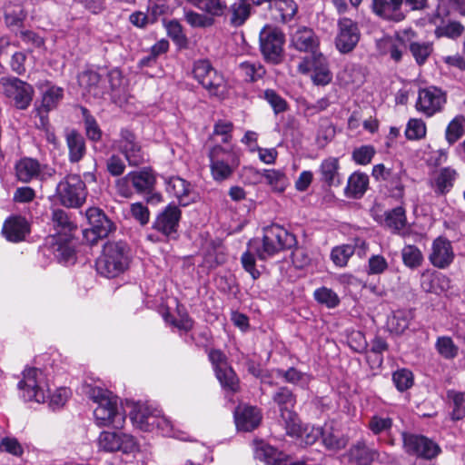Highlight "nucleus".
<instances>
[{
  "mask_svg": "<svg viewBox=\"0 0 465 465\" xmlns=\"http://www.w3.org/2000/svg\"><path fill=\"white\" fill-rule=\"evenodd\" d=\"M83 392L94 403V423L98 427L122 430L125 424L126 415L118 404V398L112 391L98 385L85 383Z\"/></svg>",
  "mask_w": 465,
  "mask_h": 465,
  "instance_id": "1",
  "label": "nucleus"
},
{
  "mask_svg": "<svg viewBox=\"0 0 465 465\" xmlns=\"http://www.w3.org/2000/svg\"><path fill=\"white\" fill-rule=\"evenodd\" d=\"M129 418L133 425L143 431H157L163 436H175L172 421L162 411L144 402L130 404Z\"/></svg>",
  "mask_w": 465,
  "mask_h": 465,
  "instance_id": "2",
  "label": "nucleus"
},
{
  "mask_svg": "<svg viewBox=\"0 0 465 465\" xmlns=\"http://www.w3.org/2000/svg\"><path fill=\"white\" fill-rule=\"evenodd\" d=\"M297 243L296 237L285 228L272 224L263 230L262 239H252L250 248L260 260H266L284 249H291Z\"/></svg>",
  "mask_w": 465,
  "mask_h": 465,
  "instance_id": "3",
  "label": "nucleus"
},
{
  "mask_svg": "<svg viewBox=\"0 0 465 465\" xmlns=\"http://www.w3.org/2000/svg\"><path fill=\"white\" fill-rule=\"evenodd\" d=\"M18 382L19 395L24 401L44 403L51 391L46 368L25 367Z\"/></svg>",
  "mask_w": 465,
  "mask_h": 465,
  "instance_id": "4",
  "label": "nucleus"
},
{
  "mask_svg": "<svg viewBox=\"0 0 465 465\" xmlns=\"http://www.w3.org/2000/svg\"><path fill=\"white\" fill-rule=\"evenodd\" d=\"M130 255L126 243L123 242H107L103 253L97 259L95 266L98 273L107 278H114L124 272L129 267Z\"/></svg>",
  "mask_w": 465,
  "mask_h": 465,
  "instance_id": "5",
  "label": "nucleus"
},
{
  "mask_svg": "<svg viewBox=\"0 0 465 465\" xmlns=\"http://www.w3.org/2000/svg\"><path fill=\"white\" fill-rule=\"evenodd\" d=\"M212 177L216 182L228 180L240 165V159L232 146H213L208 153Z\"/></svg>",
  "mask_w": 465,
  "mask_h": 465,
  "instance_id": "6",
  "label": "nucleus"
},
{
  "mask_svg": "<svg viewBox=\"0 0 465 465\" xmlns=\"http://www.w3.org/2000/svg\"><path fill=\"white\" fill-rule=\"evenodd\" d=\"M0 92L20 110L29 107L35 94L33 86L16 77H2Z\"/></svg>",
  "mask_w": 465,
  "mask_h": 465,
  "instance_id": "7",
  "label": "nucleus"
},
{
  "mask_svg": "<svg viewBox=\"0 0 465 465\" xmlns=\"http://www.w3.org/2000/svg\"><path fill=\"white\" fill-rule=\"evenodd\" d=\"M194 79L203 85L212 95L223 96L225 93V81L208 60L194 62L193 68Z\"/></svg>",
  "mask_w": 465,
  "mask_h": 465,
  "instance_id": "8",
  "label": "nucleus"
},
{
  "mask_svg": "<svg viewBox=\"0 0 465 465\" xmlns=\"http://www.w3.org/2000/svg\"><path fill=\"white\" fill-rule=\"evenodd\" d=\"M56 194L63 205L79 207L84 203L87 192L81 177L70 174L57 184Z\"/></svg>",
  "mask_w": 465,
  "mask_h": 465,
  "instance_id": "9",
  "label": "nucleus"
},
{
  "mask_svg": "<svg viewBox=\"0 0 465 465\" xmlns=\"http://www.w3.org/2000/svg\"><path fill=\"white\" fill-rule=\"evenodd\" d=\"M97 446L100 450L105 452L120 451L124 454L134 453L139 450L138 442L133 435L109 430H104L99 434Z\"/></svg>",
  "mask_w": 465,
  "mask_h": 465,
  "instance_id": "10",
  "label": "nucleus"
},
{
  "mask_svg": "<svg viewBox=\"0 0 465 465\" xmlns=\"http://www.w3.org/2000/svg\"><path fill=\"white\" fill-rule=\"evenodd\" d=\"M274 402L279 406L281 417L285 424L289 435L301 434V421L297 414L292 410L296 402L295 396L286 387H282L273 396Z\"/></svg>",
  "mask_w": 465,
  "mask_h": 465,
  "instance_id": "11",
  "label": "nucleus"
},
{
  "mask_svg": "<svg viewBox=\"0 0 465 465\" xmlns=\"http://www.w3.org/2000/svg\"><path fill=\"white\" fill-rule=\"evenodd\" d=\"M298 70L303 74H310L315 85H327L332 80V74L327 58L322 53H313L300 62Z\"/></svg>",
  "mask_w": 465,
  "mask_h": 465,
  "instance_id": "12",
  "label": "nucleus"
},
{
  "mask_svg": "<svg viewBox=\"0 0 465 465\" xmlns=\"http://www.w3.org/2000/svg\"><path fill=\"white\" fill-rule=\"evenodd\" d=\"M446 103V92L440 87L430 85L419 90L415 108L425 116L431 117L442 112Z\"/></svg>",
  "mask_w": 465,
  "mask_h": 465,
  "instance_id": "13",
  "label": "nucleus"
},
{
  "mask_svg": "<svg viewBox=\"0 0 465 465\" xmlns=\"http://www.w3.org/2000/svg\"><path fill=\"white\" fill-rule=\"evenodd\" d=\"M284 35L277 28L265 25L260 33V47L266 61L279 64L283 59Z\"/></svg>",
  "mask_w": 465,
  "mask_h": 465,
  "instance_id": "14",
  "label": "nucleus"
},
{
  "mask_svg": "<svg viewBox=\"0 0 465 465\" xmlns=\"http://www.w3.org/2000/svg\"><path fill=\"white\" fill-rule=\"evenodd\" d=\"M402 438L403 447L408 454L432 460L440 453V446L423 435L403 433Z\"/></svg>",
  "mask_w": 465,
  "mask_h": 465,
  "instance_id": "15",
  "label": "nucleus"
},
{
  "mask_svg": "<svg viewBox=\"0 0 465 465\" xmlns=\"http://www.w3.org/2000/svg\"><path fill=\"white\" fill-rule=\"evenodd\" d=\"M415 36L411 28L400 30L395 36H386L378 41L377 47L381 54H389L392 60L399 62L406 49V43Z\"/></svg>",
  "mask_w": 465,
  "mask_h": 465,
  "instance_id": "16",
  "label": "nucleus"
},
{
  "mask_svg": "<svg viewBox=\"0 0 465 465\" xmlns=\"http://www.w3.org/2000/svg\"><path fill=\"white\" fill-rule=\"evenodd\" d=\"M116 148L124 155L130 165H139L145 162L146 154L134 133L124 129L115 142Z\"/></svg>",
  "mask_w": 465,
  "mask_h": 465,
  "instance_id": "17",
  "label": "nucleus"
},
{
  "mask_svg": "<svg viewBox=\"0 0 465 465\" xmlns=\"http://www.w3.org/2000/svg\"><path fill=\"white\" fill-rule=\"evenodd\" d=\"M209 360L221 385L230 391H236L237 378L233 370L229 366L226 356L219 350H211Z\"/></svg>",
  "mask_w": 465,
  "mask_h": 465,
  "instance_id": "18",
  "label": "nucleus"
},
{
  "mask_svg": "<svg viewBox=\"0 0 465 465\" xmlns=\"http://www.w3.org/2000/svg\"><path fill=\"white\" fill-rule=\"evenodd\" d=\"M38 89L41 94V103L36 110L42 123H44L47 114L54 110L63 100L64 89L49 81L40 83Z\"/></svg>",
  "mask_w": 465,
  "mask_h": 465,
  "instance_id": "19",
  "label": "nucleus"
},
{
  "mask_svg": "<svg viewBox=\"0 0 465 465\" xmlns=\"http://www.w3.org/2000/svg\"><path fill=\"white\" fill-rule=\"evenodd\" d=\"M338 27L336 47L342 54L349 53L354 49L360 40L359 27L355 22L346 17L338 21Z\"/></svg>",
  "mask_w": 465,
  "mask_h": 465,
  "instance_id": "20",
  "label": "nucleus"
},
{
  "mask_svg": "<svg viewBox=\"0 0 465 465\" xmlns=\"http://www.w3.org/2000/svg\"><path fill=\"white\" fill-rule=\"evenodd\" d=\"M180 218V209L174 204H169L157 215L153 227L164 237L174 238L179 226Z\"/></svg>",
  "mask_w": 465,
  "mask_h": 465,
  "instance_id": "21",
  "label": "nucleus"
},
{
  "mask_svg": "<svg viewBox=\"0 0 465 465\" xmlns=\"http://www.w3.org/2000/svg\"><path fill=\"white\" fill-rule=\"evenodd\" d=\"M86 218L90 228L84 230L85 237L93 234L94 238L91 240L94 243L97 238L106 237L113 230V223L105 216L101 209L91 207L86 211Z\"/></svg>",
  "mask_w": 465,
  "mask_h": 465,
  "instance_id": "22",
  "label": "nucleus"
},
{
  "mask_svg": "<svg viewBox=\"0 0 465 465\" xmlns=\"http://www.w3.org/2000/svg\"><path fill=\"white\" fill-rule=\"evenodd\" d=\"M454 257L451 242L448 239L440 236L432 242L429 261L434 267L445 269L452 263Z\"/></svg>",
  "mask_w": 465,
  "mask_h": 465,
  "instance_id": "23",
  "label": "nucleus"
},
{
  "mask_svg": "<svg viewBox=\"0 0 465 465\" xmlns=\"http://www.w3.org/2000/svg\"><path fill=\"white\" fill-rule=\"evenodd\" d=\"M79 85L84 89V94L94 98H103L108 93L106 79L99 73L87 70L78 76Z\"/></svg>",
  "mask_w": 465,
  "mask_h": 465,
  "instance_id": "24",
  "label": "nucleus"
},
{
  "mask_svg": "<svg viewBox=\"0 0 465 465\" xmlns=\"http://www.w3.org/2000/svg\"><path fill=\"white\" fill-rule=\"evenodd\" d=\"M166 191L175 197L179 203L187 206L196 201L197 193L190 183L178 176L165 179Z\"/></svg>",
  "mask_w": 465,
  "mask_h": 465,
  "instance_id": "25",
  "label": "nucleus"
},
{
  "mask_svg": "<svg viewBox=\"0 0 465 465\" xmlns=\"http://www.w3.org/2000/svg\"><path fill=\"white\" fill-rule=\"evenodd\" d=\"M234 420L239 430L251 431L260 424L262 414L256 407L239 406L234 411Z\"/></svg>",
  "mask_w": 465,
  "mask_h": 465,
  "instance_id": "26",
  "label": "nucleus"
},
{
  "mask_svg": "<svg viewBox=\"0 0 465 465\" xmlns=\"http://www.w3.org/2000/svg\"><path fill=\"white\" fill-rule=\"evenodd\" d=\"M291 43L295 49L301 52L311 53L312 55L313 53H318L319 40L311 28L298 27L292 34Z\"/></svg>",
  "mask_w": 465,
  "mask_h": 465,
  "instance_id": "27",
  "label": "nucleus"
},
{
  "mask_svg": "<svg viewBox=\"0 0 465 465\" xmlns=\"http://www.w3.org/2000/svg\"><path fill=\"white\" fill-rule=\"evenodd\" d=\"M403 0H372V10L380 17L394 22L404 19L401 11Z\"/></svg>",
  "mask_w": 465,
  "mask_h": 465,
  "instance_id": "28",
  "label": "nucleus"
},
{
  "mask_svg": "<svg viewBox=\"0 0 465 465\" xmlns=\"http://www.w3.org/2000/svg\"><path fill=\"white\" fill-rule=\"evenodd\" d=\"M254 459L257 465H281L285 455L262 440L254 441Z\"/></svg>",
  "mask_w": 465,
  "mask_h": 465,
  "instance_id": "29",
  "label": "nucleus"
},
{
  "mask_svg": "<svg viewBox=\"0 0 465 465\" xmlns=\"http://www.w3.org/2000/svg\"><path fill=\"white\" fill-rule=\"evenodd\" d=\"M2 232L9 242H20L29 232L28 223L24 217L12 216L5 222Z\"/></svg>",
  "mask_w": 465,
  "mask_h": 465,
  "instance_id": "30",
  "label": "nucleus"
},
{
  "mask_svg": "<svg viewBox=\"0 0 465 465\" xmlns=\"http://www.w3.org/2000/svg\"><path fill=\"white\" fill-rule=\"evenodd\" d=\"M348 459L356 465H371L379 457V452L369 448L364 440L352 444L347 452Z\"/></svg>",
  "mask_w": 465,
  "mask_h": 465,
  "instance_id": "31",
  "label": "nucleus"
},
{
  "mask_svg": "<svg viewBox=\"0 0 465 465\" xmlns=\"http://www.w3.org/2000/svg\"><path fill=\"white\" fill-rule=\"evenodd\" d=\"M15 176L22 183H29L35 179H38L42 173V166L40 163L30 157L20 159L15 166Z\"/></svg>",
  "mask_w": 465,
  "mask_h": 465,
  "instance_id": "32",
  "label": "nucleus"
},
{
  "mask_svg": "<svg viewBox=\"0 0 465 465\" xmlns=\"http://www.w3.org/2000/svg\"><path fill=\"white\" fill-rule=\"evenodd\" d=\"M457 176V172L451 167L441 168L434 173L430 186L436 194H446L453 187Z\"/></svg>",
  "mask_w": 465,
  "mask_h": 465,
  "instance_id": "33",
  "label": "nucleus"
},
{
  "mask_svg": "<svg viewBox=\"0 0 465 465\" xmlns=\"http://www.w3.org/2000/svg\"><path fill=\"white\" fill-rule=\"evenodd\" d=\"M339 171V159L333 156L322 160L319 167L321 180L329 186H339L342 183V177Z\"/></svg>",
  "mask_w": 465,
  "mask_h": 465,
  "instance_id": "34",
  "label": "nucleus"
},
{
  "mask_svg": "<svg viewBox=\"0 0 465 465\" xmlns=\"http://www.w3.org/2000/svg\"><path fill=\"white\" fill-rule=\"evenodd\" d=\"M128 178L131 179L134 189L139 193L153 190L156 183V174L151 168L130 172Z\"/></svg>",
  "mask_w": 465,
  "mask_h": 465,
  "instance_id": "35",
  "label": "nucleus"
},
{
  "mask_svg": "<svg viewBox=\"0 0 465 465\" xmlns=\"http://www.w3.org/2000/svg\"><path fill=\"white\" fill-rule=\"evenodd\" d=\"M369 185V177L361 172L352 173L347 182L345 188L346 195L352 198H361L366 192Z\"/></svg>",
  "mask_w": 465,
  "mask_h": 465,
  "instance_id": "36",
  "label": "nucleus"
},
{
  "mask_svg": "<svg viewBox=\"0 0 465 465\" xmlns=\"http://www.w3.org/2000/svg\"><path fill=\"white\" fill-rule=\"evenodd\" d=\"M66 143L69 150V160L72 163L79 162L85 153L84 137L74 130L66 134Z\"/></svg>",
  "mask_w": 465,
  "mask_h": 465,
  "instance_id": "37",
  "label": "nucleus"
},
{
  "mask_svg": "<svg viewBox=\"0 0 465 465\" xmlns=\"http://www.w3.org/2000/svg\"><path fill=\"white\" fill-rule=\"evenodd\" d=\"M274 372L277 377H282L286 382L294 384L302 389H307L313 379L312 374L302 372L296 368H289L287 371L277 369Z\"/></svg>",
  "mask_w": 465,
  "mask_h": 465,
  "instance_id": "38",
  "label": "nucleus"
},
{
  "mask_svg": "<svg viewBox=\"0 0 465 465\" xmlns=\"http://www.w3.org/2000/svg\"><path fill=\"white\" fill-rule=\"evenodd\" d=\"M407 218L403 207H396L385 213L384 225L391 232L400 233L406 226Z\"/></svg>",
  "mask_w": 465,
  "mask_h": 465,
  "instance_id": "39",
  "label": "nucleus"
},
{
  "mask_svg": "<svg viewBox=\"0 0 465 465\" xmlns=\"http://www.w3.org/2000/svg\"><path fill=\"white\" fill-rule=\"evenodd\" d=\"M447 5L465 16V0H439L437 10L430 20L431 24L437 25L439 20L442 21L444 16L449 15L450 12L446 7Z\"/></svg>",
  "mask_w": 465,
  "mask_h": 465,
  "instance_id": "40",
  "label": "nucleus"
},
{
  "mask_svg": "<svg viewBox=\"0 0 465 465\" xmlns=\"http://www.w3.org/2000/svg\"><path fill=\"white\" fill-rule=\"evenodd\" d=\"M188 2L213 16H222L227 11L224 0H190Z\"/></svg>",
  "mask_w": 465,
  "mask_h": 465,
  "instance_id": "41",
  "label": "nucleus"
},
{
  "mask_svg": "<svg viewBox=\"0 0 465 465\" xmlns=\"http://www.w3.org/2000/svg\"><path fill=\"white\" fill-rule=\"evenodd\" d=\"M435 349L445 360H452L459 354V346L450 336H439L435 342Z\"/></svg>",
  "mask_w": 465,
  "mask_h": 465,
  "instance_id": "42",
  "label": "nucleus"
},
{
  "mask_svg": "<svg viewBox=\"0 0 465 465\" xmlns=\"http://www.w3.org/2000/svg\"><path fill=\"white\" fill-rule=\"evenodd\" d=\"M52 221L56 232L68 238L71 232L76 229L74 223L70 220L67 213L60 209L53 212Z\"/></svg>",
  "mask_w": 465,
  "mask_h": 465,
  "instance_id": "43",
  "label": "nucleus"
},
{
  "mask_svg": "<svg viewBox=\"0 0 465 465\" xmlns=\"http://www.w3.org/2000/svg\"><path fill=\"white\" fill-rule=\"evenodd\" d=\"M251 5L243 1H236L230 9V22L233 26L242 25L250 15Z\"/></svg>",
  "mask_w": 465,
  "mask_h": 465,
  "instance_id": "44",
  "label": "nucleus"
},
{
  "mask_svg": "<svg viewBox=\"0 0 465 465\" xmlns=\"http://www.w3.org/2000/svg\"><path fill=\"white\" fill-rule=\"evenodd\" d=\"M330 101L327 97H322L315 103H310L305 99L298 101V109L305 117H312L330 106Z\"/></svg>",
  "mask_w": 465,
  "mask_h": 465,
  "instance_id": "45",
  "label": "nucleus"
},
{
  "mask_svg": "<svg viewBox=\"0 0 465 465\" xmlns=\"http://www.w3.org/2000/svg\"><path fill=\"white\" fill-rule=\"evenodd\" d=\"M263 177L274 192L282 193L289 185L286 174L280 170H266Z\"/></svg>",
  "mask_w": 465,
  "mask_h": 465,
  "instance_id": "46",
  "label": "nucleus"
},
{
  "mask_svg": "<svg viewBox=\"0 0 465 465\" xmlns=\"http://www.w3.org/2000/svg\"><path fill=\"white\" fill-rule=\"evenodd\" d=\"M272 9L282 22H287L296 14L297 5L293 0H274Z\"/></svg>",
  "mask_w": 465,
  "mask_h": 465,
  "instance_id": "47",
  "label": "nucleus"
},
{
  "mask_svg": "<svg viewBox=\"0 0 465 465\" xmlns=\"http://www.w3.org/2000/svg\"><path fill=\"white\" fill-rule=\"evenodd\" d=\"M53 252L57 261L64 264H72L75 261L74 250L70 244L68 238H64V242H56L53 246Z\"/></svg>",
  "mask_w": 465,
  "mask_h": 465,
  "instance_id": "48",
  "label": "nucleus"
},
{
  "mask_svg": "<svg viewBox=\"0 0 465 465\" xmlns=\"http://www.w3.org/2000/svg\"><path fill=\"white\" fill-rule=\"evenodd\" d=\"M465 118L462 115L454 117L448 124L445 138L449 144L455 143L464 134Z\"/></svg>",
  "mask_w": 465,
  "mask_h": 465,
  "instance_id": "49",
  "label": "nucleus"
},
{
  "mask_svg": "<svg viewBox=\"0 0 465 465\" xmlns=\"http://www.w3.org/2000/svg\"><path fill=\"white\" fill-rule=\"evenodd\" d=\"M402 262L405 266L414 269L421 265L423 255L420 250L415 245H405L401 250Z\"/></svg>",
  "mask_w": 465,
  "mask_h": 465,
  "instance_id": "50",
  "label": "nucleus"
},
{
  "mask_svg": "<svg viewBox=\"0 0 465 465\" xmlns=\"http://www.w3.org/2000/svg\"><path fill=\"white\" fill-rule=\"evenodd\" d=\"M403 174V170H395L384 183V186L394 198H401L404 194V185L402 183Z\"/></svg>",
  "mask_w": 465,
  "mask_h": 465,
  "instance_id": "51",
  "label": "nucleus"
},
{
  "mask_svg": "<svg viewBox=\"0 0 465 465\" xmlns=\"http://www.w3.org/2000/svg\"><path fill=\"white\" fill-rule=\"evenodd\" d=\"M411 321V312L397 311L389 319L388 324L391 331L400 334L408 329Z\"/></svg>",
  "mask_w": 465,
  "mask_h": 465,
  "instance_id": "52",
  "label": "nucleus"
},
{
  "mask_svg": "<svg viewBox=\"0 0 465 465\" xmlns=\"http://www.w3.org/2000/svg\"><path fill=\"white\" fill-rule=\"evenodd\" d=\"M447 396L453 402L451 419L454 420H461L465 417V393L456 391H449Z\"/></svg>",
  "mask_w": 465,
  "mask_h": 465,
  "instance_id": "53",
  "label": "nucleus"
},
{
  "mask_svg": "<svg viewBox=\"0 0 465 465\" xmlns=\"http://www.w3.org/2000/svg\"><path fill=\"white\" fill-rule=\"evenodd\" d=\"M81 110L87 137L92 141H99L102 136V131L96 120L86 108L82 107Z\"/></svg>",
  "mask_w": 465,
  "mask_h": 465,
  "instance_id": "54",
  "label": "nucleus"
},
{
  "mask_svg": "<svg viewBox=\"0 0 465 465\" xmlns=\"http://www.w3.org/2000/svg\"><path fill=\"white\" fill-rule=\"evenodd\" d=\"M354 253V247L350 244L336 246L331 250V258L335 265L343 267Z\"/></svg>",
  "mask_w": 465,
  "mask_h": 465,
  "instance_id": "55",
  "label": "nucleus"
},
{
  "mask_svg": "<svg viewBox=\"0 0 465 465\" xmlns=\"http://www.w3.org/2000/svg\"><path fill=\"white\" fill-rule=\"evenodd\" d=\"M314 299L328 308H335L340 303V299L336 292L327 287H321L314 291Z\"/></svg>",
  "mask_w": 465,
  "mask_h": 465,
  "instance_id": "56",
  "label": "nucleus"
},
{
  "mask_svg": "<svg viewBox=\"0 0 465 465\" xmlns=\"http://www.w3.org/2000/svg\"><path fill=\"white\" fill-rule=\"evenodd\" d=\"M262 97L271 105L275 114L287 111L288 104L286 100L276 93V91L266 89L263 92Z\"/></svg>",
  "mask_w": 465,
  "mask_h": 465,
  "instance_id": "57",
  "label": "nucleus"
},
{
  "mask_svg": "<svg viewBox=\"0 0 465 465\" xmlns=\"http://www.w3.org/2000/svg\"><path fill=\"white\" fill-rule=\"evenodd\" d=\"M241 74L248 81H256L265 74L264 67L260 63L243 62L240 64Z\"/></svg>",
  "mask_w": 465,
  "mask_h": 465,
  "instance_id": "58",
  "label": "nucleus"
},
{
  "mask_svg": "<svg viewBox=\"0 0 465 465\" xmlns=\"http://www.w3.org/2000/svg\"><path fill=\"white\" fill-rule=\"evenodd\" d=\"M322 442L329 450H339L343 448L348 443V439L339 433H335L333 431H328V430H323L322 431Z\"/></svg>",
  "mask_w": 465,
  "mask_h": 465,
  "instance_id": "59",
  "label": "nucleus"
},
{
  "mask_svg": "<svg viewBox=\"0 0 465 465\" xmlns=\"http://www.w3.org/2000/svg\"><path fill=\"white\" fill-rule=\"evenodd\" d=\"M410 50L418 64H423L430 55L433 48L430 43L413 42L410 45Z\"/></svg>",
  "mask_w": 465,
  "mask_h": 465,
  "instance_id": "60",
  "label": "nucleus"
},
{
  "mask_svg": "<svg viewBox=\"0 0 465 465\" xmlns=\"http://www.w3.org/2000/svg\"><path fill=\"white\" fill-rule=\"evenodd\" d=\"M376 153V150L372 145H361L352 151L351 158L356 164H369Z\"/></svg>",
  "mask_w": 465,
  "mask_h": 465,
  "instance_id": "61",
  "label": "nucleus"
},
{
  "mask_svg": "<svg viewBox=\"0 0 465 465\" xmlns=\"http://www.w3.org/2000/svg\"><path fill=\"white\" fill-rule=\"evenodd\" d=\"M426 134V124L421 119H410L406 130L405 135L409 140H419Z\"/></svg>",
  "mask_w": 465,
  "mask_h": 465,
  "instance_id": "62",
  "label": "nucleus"
},
{
  "mask_svg": "<svg viewBox=\"0 0 465 465\" xmlns=\"http://www.w3.org/2000/svg\"><path fill=\"white\" fill-rule=\"evenodd\" d=\"M464 26L456 21L448 23L445 25H438L435 29V35L440 37L457 38L462 35Z\"/></svg>",
  "mask_w": 465,
  "mask_h": 465,
  "instance_id": "63",
  "label": "nucleus"
},
{
  "mask_svg": "<svg viewBox=\"0 0 465 465\" xmlns=\"http://www.w3.org/2000/svg\"><path fill=\"white\" fill-rule=\"evenodd\" d=\"M393 382L400 391H404L413 384L412 372L407 369L395 371L392 375Z\"/></svg>",
  "mask_w": 465,
  "mask_h": 465,
  "instance_id": "64",
  "label": "nucleus"
}]
</instances>
